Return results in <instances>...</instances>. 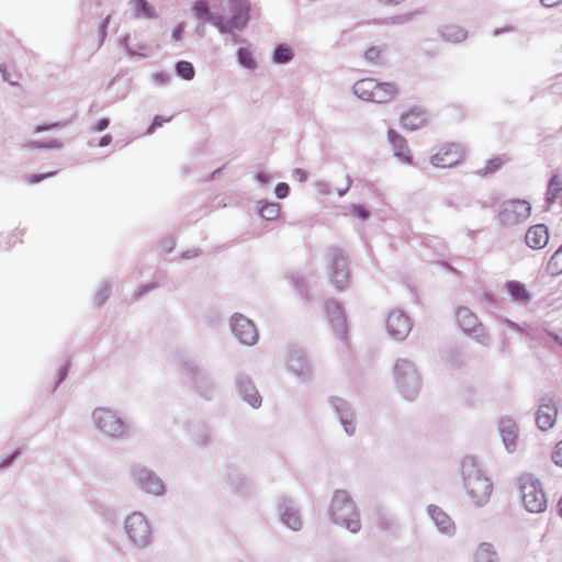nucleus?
Listing matches in <instances>:
<instances>
[{"label":"nucleus","mask_w":562,"mask_h":562,"mask_svg":"<svg viewBox=\"0 0 562 562\" xmlns=\"http://www.w3.org/2000/svg\"><path fill=\"white\" fill-rule=\"evenodd\" d=\"M131 4L136 16L147 19L156 16L154 8L146 0H132Z\"/></svg>","instance_id":"a878e982"},{"label":"nucleus","mask_w":562,"mask_h":562,"mask_svg":"<svg viewBox=\"0 0 562 562\" xmlns=\"http://www.w3.org/2000/svg\"><path fill=\"white\" fill-rule=\"evenodd\" d=\"M192 11L195 14V16L204 19V20H210L213 23H214L213 18H220V15H211L210 14L209 4H207L206 0H198L193 4Z\"/></svg>","instance_id":"cd10ccee"},{"label":"nucleus","mask_w":562,"mask_h":562,"mask_svg":"<svg viewBox=\"0 0 562 562\" xmlns=\"http://www.w3.org/2000/svg\"><path fill=\"white\" fill-rule=\"evenodd\" d=\"M542 4H544L546 7H555L558 4H560L562 2V0H541Z\"/></svg>","instance_id":"09e8293b"},{"label":"nucleus","mask_w":562,"mask_h":562,"mask_svg":"<svg viewBox=\"0 0 562 562\" xmlns=\"http://www.w3.org/2000/svg\"><path fill=\"white\" fill-rule=\"evenodd\" d=\"M329 278L338 289H342L349 281L346 259L338 250L329 254Z\"/></svg>","instance_id":"9d476101"},{"label":"nucleus","mask_w":562,"mask_h":562,"mask_svg":"<svg viewBox=\"0 0 562 562\" xmlns=\"http://www.w3.org/2000/svg\"><path fill=\"white\" fill-rule=\"evenodd\" d=\"M5 69H7V67H5V66H3V65L0 67V72L2 74L3 79H4L5 81L10 82L11 85H15V83H16V81L11 80V78H10L9 76H7V71H5Z\"/></svg>","instance_id":"de8ad7c7"},{"label":"nucleus","mask_w":562,"mask_h":562,"mask_svg":"<svg viewBox=\"0 0 562 562\" xmlns=\"http://www.w3.org/2000/svg\"><path fill=\"white\" fill-rule=\"evenodd\" d=\"M397 93V88L393 82L378 81L375 93H373V101L376 103H386L394 99Z\"/></svg>","instance_id":"4be33fe9"},{"label":"nucleus","mask_w":562,"mask_h":562,"mask_svg":"<svg viewBox=\"0 0 562 562\" xmlns=\"http://www.w3.org/2000/svg\"><path fill=\"white\" fill-rule=\"evenodd\" d=\"M177 74L184 80L193 79L195 71L191 63L181 60L176 66Z\"/></svg>","instance_id":"c756f323"},{"label":"nucleus","mask_w":562,"mask_h":562,"mask_svg":"<svg viewBox=\"0 0 562 562\" xmlns=\"http://www.w3.org/2000/svg\"><path fill=\"white\" fill-rule=\"evenodd\" d=\"M282 521L291 529H300L302 521L299 514L294 510H286L282 515Z\"/></svg>","instance_id":"473e14b6"},{"label":"nucleus","mask_w":562,"mask_h":562,"mask_svg":"<svg viewBox=\"0 0 562 562\" xmlns=\"http://www.w3.org/2000/svg\"><path fill=\"white\" fill-rule=\"evenodd\" d=\"M526 244L532 249H542L549 241V232L546 225L537 224L528 228L525 235Z\"/></svg>","instance_id":"a211bd4d"},{"label":"nucleus","mask_w":562,"mask_h":562,"mask_svg":"<svg viewBox=\"0 0 562 562\" xmlns=\"http://www.w3.org/2000/svg\"><path fill=\"white\" fill-rule=\"evenodd\" d=\"M169 121H170V117H168V119H164V117H161V116L157 115V116L154 119V121H153L151 125L148 127L147 133H149V134H150V133H153L157 127L162 126V124H164V123L169 122Z\"/></svg>","instance_id":"37998d69"},{"label":"nucleus","mask_w":562,"mask_h":562,"mask_svg":"<svg viewBox=\"0 0 562 562\" xmlns=\"http://www.w3.org/2000/svg\"><path fill=\"white\" fill-rule=\"evenodd\" d=\"M381 54H382L381 48L372 46L366 50L364 57L369 61L378 63L381 59Z\"/></svg>","instance_id":"c9c22d12"},{"label":"nucleus","mask_w":562,"mask_h":562,"mask_svg":"<svg viewBox=\"0 0 562 562\" xmlns=\"http://www.w3.org/2000/svg\"><path fill=\"white\" fill-rule=\"evenodd\" d=\"M387 137L394 149V155L404 164H412L413 157L406 139L394 130L387 132Z\"/></svg>","instance_id":"6ab92c4d"},{"label":"nucleus","mask_w":562,"mask_h":562,"mask_svg":"<svg viewBox=\"0 0 562 562\" xmlns=\"http://www.w3.org/2000/svg\"><path fill=\"white\" fill-rule=\"evenodd\" d=\"M330 514L336 524L346 527L351 532L361 528L355 503L345 491H337L330 504Z\"/></svg>","instance_id":"f03ea898"},{"label":"nucleus","mask_w":562,"mask_h":562,"mask_svg":"<svg viewBox=\"0 0 562 562\" xmlns=\"http://www.w3.org/2000/svg\"><path fill=\"white\" fill-rule=\"evenodd\" d=\"M125 531L130 540L138 547L146 546L150 540V527L140 513H133L126 518Z\"/></svg>","instance_id":"0eeeda50"},{"label":"nucleus","mask_w":562,"mask_h":562,"mask_svg":"<svg viewBox=\"0 0 562 562\" xmlns=\"http://www.w3.org/2000/svg\"><path fill=\"white\" fill-rule=\"evenodd\" d=\"M426 110L414 106L401 115V123L403 127L414 131L424 127L427 124Z\"/></svg>","instance_id":"f3484780"},{"label":"nucleus","mask_w":562,"mask_h":562,"mask_svg":"<svg viewBox=\"0 0 562 562\" xmlns=\"http://www.w3.org/2000/svg\"><path fill=\"white\" fill-rule=\"evenodd\" d=\"M349 212L350 214L363 220L367 218L370 214V212L366 207L357 204L351 205Z\"/></svg>","instance_id":"4c0bfd02"},{"label":"nucleus","mask_w":562,"mask_h":562,"mask_svg":"<svg viewBox=\"0 0 562 562\" xmlns=\"http://www.w3.org/2000/svg\"><path fill=\"white\" fill-rule=\"evenodd\" d=\"M378 80L373 78H364L358 80L353 85V93L361 100L372 102L373 93H375Z\"/></svg>","instance_id":"412c9836"},{"label":"nucleus","mask_w":562,"mask_h":562,"mask_svg":"<svg viewBox=\"0 0 562 562\" xmlns=\"http://www.w3.org/2000/svg\"><path fill=\"white\" fill-rule=\"evenodd\" d=\"M562 196V177L555 175L549 182L547 190V200L549 203L558 201Z\"/></svg>","instance_id":"393cba45"},{"label":"nucleus","mask_w":562,"mask_h":562,"mask_svg":"<svg viewBox=\"0 0 562 562\" xmlns=\"http://www.w3.org/2000/svg\"><path fill=\"white\" fill-rule=\"evenodd\" d=\"M504 164V159L501 157H494L486 161L484 168L480 171L481 175L485 176L497 171Z\"/></svg>","instance_id":"f704fd0d"},{"label":"nucleus","mask_w":562,"mask_h":562,"mask_svg":"<svg viewBox=\"0 0 562 562\" xmlns=\"http://www.w3.org/2000/svg\"><path fill=\"white\" fill-rule=\"evenodd\" d=\"M296 173L299 175L300 179L301 180H304L305 179V173L301 170V169H297L296 170Z\"/></svg>","instance_id":"864d4df0"},{"label":"nucleus","mask_w":562,"mask_h":562,"mask_svg":"<svg viewBox=\"0 0 562 562\" xmlns=\"http://www.w3.org/2000/svg\"><path fill=\"white\" fill-rule=\"evenodd\" d=\"M238 61L240 65L248 69H254L256 67V60L252 56V53L248 48H239L237 53Z\"/></svg>","instance_id":"7c9ffc66"},{"label":"nucleus","mask_w":562,"mask_h":562,"mask_svg":"<svg viewBox=\"0 0 562 562\" xmlns=\"http://www.w3.org/2000/svg\"><path fill=\"white\" fill-rule=\"evenodd\" d=\"M505 288L508 294L512 296V299L519 303H527L531 297L526 285L519 281H508L505 284Z\"/></svg>","instance_id":"5701e85b"},{"label":"nucleus","mask_w":562,"mask_h":562,"mask_svg":"<svg viewBox=\"0 0 562 562\" xmlns=\"http://www.w3.org/2000/svg\"><path fill=\"white\" fill-rule=\"evenodd\" d=\"M457 323L462 328L463 331L472 334L475 331H480V336L485 337L484 329L481 324H479V319L476 315L467 307H461L457 311L456 314Z\"/></svg>","instance_id":"2eb2a0df"},{"label":"nucleus","mask_w":562,"mask_h":562,"mask_svg":"<svg viewBox=\"0 0 562 562\" xmlns=\"http://www.w3.org/2000/svg\"><path fill=\"white\" fill-rule=\"evenodd\" d=\"M183 30H184L183 24H178V25L175 27L173 32H172V38H173L175 41H180V40H181V37H182Z\"/></svg>","instance_id":"a18cd8bd"},{"label":"nucleus","mask_w":562,"mask_h":562,"mask_svg":"<svg viewBox=\"0 0 562 562\" xmlns=\"http://www.w3.org/2000/svg\"><path fill=\"white\" fill-rule=\"evenodd\" d=\"M521 501L527 510L542 513L546 510L548 501L546 493L538 480L532 476L520 479Z\"/></svg>","instance_id":"20e7f679"},{"label":"nucleus","mask_w":562,"mask_h":562,"mask_svg":"<svg viewBox=\"0 0 562 562\" xmlns=\"http://www.w3.org/2000/svg\"><path fill=\"white\" fill-rule=\"evenodd\" d=\"M46 146L52 147V148H57L60 146V144L57 140H50Z\"/></svg>","instance_id":"603ef678"},{"label":"nucleus","mask_w":562,"mask_h":562,"mask_svg":"<svg viewBox=\"0 0 562 562\" xmlns=\"http://www.w3.org/2000/svg\"><path fill=\"white\" fill-rule=\"evenodd\" d=\"M280 205L278 203H265L260 207V215L268 220L273 221L279 216Z\"/></svg>","instance_id":"2f4dec72"},{"label":"nucleus","mask_w":562,"mask_h":562,"mask_svg":"<svg viewBox=\"0 0 562 562\" xmlns=\"http://www.w3.org/2000/svg\"><path fill=\"white\" fill-rule=\"evenodd\" d=\"M474 562H498L494 547L490 543H481L474 552Z\"/></svg>","instance_id":"b1692460"},{"label":"nucleus","mask_w":562,"mask_h":562,"mask_svg":"<svg viewBox=\"0 0 562 562\" xmlns=\"http://www.w3.org/2000/svg\"><path fill=\"white\" fill-rule=\"evenodd\" d=\"M56 173V171H48L45 173H36V175H30L26 177V181L29 183H37L46 178L53 177Z\"/></svg>","instance_id":"58836bf2"},{"label":"nucleus","mask_w":562,"mask_h":562,"mask_svg":"<svg viewBox=\"0 0 562 562\" xmlns=\"http://www.w3.org/2000/svg\"><path fill=\"white\" fill-rule=\"evenodd\" d=\"M443 36L451 42H462L467 37V32L457 26H447L443 31Z\"/></svg>","instance_id":"c85d7f7f"},{"label":"nucleus","mask_w":562,"mask_h":562,"mask_svg":"<svg viewBox=\"0 0 562 562\" xmlns=\"http://www.w3.org/2000/svg\"><path fill=\"white\" fill-rule=\"evenodd\" d=\"M547 270L552 276L562 273V246L550 258Z\"/></svg>","instance_id":"bb28decb"},{"label":"nucleus","mask_w":562,"mask_h":562,"mask_svg":"<svg viewBox=\"0 0 562 562\" xmlns=\"http://www.w3.org/2000/svg\"><path fill=\"white\" fill-rule=\"evenodd\" d=\"M225 16L213 18L214 24L222 31L243 27L248 21L249 5L246 0H228L224 8Z\"/></svg>","instance_id":"7ed1b4c3"},{"label":"nucleus","mask_w":562,"mask_h":562,"mask_svg":"<svg viewBox=\"0 0 562 562\" xmlns=\"http://www.w3.org/2000/svg\"><path fill=\"white\" fill-rule=\"evenodd\" d=\"M110 124V121L108 119H101L99 120L92 127L94 132H101L105 130Z\"/></svg>","instance_id":"c03bdc74"},{"label":"nucleus","mask_w":562,"mask_h":562,"mask_svg":"<svg viewBox=\"0 0 562 562\" xmlns=\"http://www.w3.org/2000/svg\"><path fill=\"white\" fill-rule=\"evenodd\" d=\"M291 58H292V50L289 46L282 44L276 48L274 55H273L274 61L286 63V61L291 60Z\"/></svg>","instance_id":"72a5a7b5"},{"label":"nucleus","mask_w":562,"mask_h":562,"mask_svg":"<svg viewBox=\"0 0 562 562\" xmlns=\"http://www.w3.org/2000/svg\"><path fill=\"white\" fill-rule=\"evenodd\" d=\"M244 397L255 408L261 404V396L256 391L251 390L249 393L246 391Z\"/></svg>","instance_id":"e433bc0d"},{"label":"nucleus","mask_w":562,"mask_h":562,"mask_svg":"<svg viewBox=\"0 0 562 562\" xmlns=\"http://www.w3.org/2000/svg\"><path fill=\"white\" fill-rule=\"evenodd\" d=\"M234 336L245 345H254L257 341V329L251 321L243 315H234L231 319Z\"/></svg>","instance_id":"9b49d317"},{"label":"nucleus","mask_w":562,"mask_h":562,"mask_svg":"<svg viewBox=\"0 0 562 562\" xmlns=\"http://www.w3.org/2000/svg\"><path fill=\"white\" fill-rule=\"evenodd\" d=\"M385 326L390 336L395 339H404L412 328L408 316L401 311L391 312L386 317Z\"/></svg>","instance_id":"f8f14e48"},{"label":"nucleus","mask_w":562,"mask_h":562,"mask_svg":"<svg viewBox=\"0 0 562 562\" xmlns=\"http://www.w3.org/2000/svg\"><path fill=\"white\" fill-rule=\"evenodd\" d=\"M558 409L552 400L546 398L540 404L536 420L537 425L541 430H548L552 428L557 422Z\"/></svg>","instance_id":"ddd939ff"},{"label":"nucleus","mask_w":562,"mask_h":562,"mask_svg":"<svg viewBox=\"0 0 562 562\" xmlns=\"http://www.w3.org/2000/svg\"><path fill=\"white\" fill-rule=\"evenodd\" d=\"M394 374L403 396L413 400L420 385L419 375L413 363L407 360H398L394 366Z\"/></svg>","instance_id":"423d86ee"},{"label":"nucleus","mask_w":562,"mask_h":562,"mask_svg":"<svg viewBox=\"0 0 562 562\" xmlns=\"http://www.w3.org/2000/svg\"><path fill=\"white\" fill-rule=\"evenodd\" d=\"M499 432L506 449L509 452L515 451L518 442V428L516 423L509 417L502 418L499 420Z\"/></svg>","instance_id":"dca6fc26"},{"label":"nucleus","mask_w":562,"mask_h":562,"mask_svg":"<svg viewBox=\"0 0 562 562\" xmlns=\"http://www.w3.org/2000/svg\"><path fill=\"white\" fill-rule=\"evenodd\" d=\"M461 468L465 494L473 505H485L493 493V484L490 477L471 458L464 459Z\"/></svg>","instance_id":"f257e3e1"},{"label":"nucleus","mask_w":562,"mask_h":562,"mask_svg":"<svg viewBox=\"0 0 562 562\" xmlns=\"http://www.w3.org/2000/svg\"><path fill=\"white\" fill-rule=\"evenodd\" d=\"M65 125H66V123H63V122H54V123H50V124L37 125V126L34 127V133H40V132H44V131H48V130L59 128V127H63Z\"/></svg>","instance_id":"ea45409f"},{"label":"nucleus","mask_w":562,"mask_h":562,"mask_svg":"<svg viewBox=\"0 0 562 562\" xmlns=\"http://www.w3.org/2000/svg\"><path fill=\"white\" fill-rule=\"evenodd\" d=\"M428 514L441 532L450 533L454 529L451 518L438 506H428Z\"/></svg>","instance_id":"aec40b11"},{"label":"nucleus","mask_w":562,"mask_h":562,"mask_svg":"<svg viewBox=\"0 0 562 562\" xmlns=\"http://www.w3.org/2000/svg\"><path fill=\"white\" fill-rule=\"evenodd\" d=\"M531 215V205L527 200L504 201L498 209V221L503 226H514L527 221Z\"/></svg>","instance_id":"39448f33"},{"label":"nucleus","mask_w":562,"mask_h":562,"mask_svg":"<svg viewBox=\"0 0 562 562\" xmlns=\"http://www.w3.org/2000/svg\"><path fill=\"white\" fill-rule=\"evenodd\" d=\"M289 186L284 182H281L277 184L274 192L279 199H284L289 194Z\"/></svg>","instance_id":"a19ab883"},{"label":"nucleus","mask_w":562,"mask_h":562,"mask_svg":"<svg viewBox=\"0 0 562 562\" xmlns=\"http://www.w3.org/2000/svg\"><path fill=\"white\" fill-rule=\"evenodd\" d=\"M135 479L146 493L161 495L165 491L162 481L150 471L140 469L135 473Z\"/></svg>","instance_id":"4468645a"},{"label":"nucleus","mask_w":562,"mask_h":562,"mask_svg":"<svg viewBox=\"0 0 562 562\" xmlns=\"http://www.w3.org/2000/svg\"><path fill=\"white\" fill-rule=\"evenodd\" d=\"M464 151L460 145L447 144L432 155L431 164L438 168H450L462 161Z\"/></svg>","instance_id":"1a4fd4ad"},{"label":"nucleus","mask_w":562,"mask_h":562,"mask_svg":"<svg viewBox=\"0 0 562 562\" xmlns=\"http://www.w3.org/2000/svg\"><path fill=\"white\" fill-rule=\"evenodd\" d=\"M552 460L557 465L562 467V440L557 445L552 454Z\"/></svg>","instance_id":"79ce46f5"},{"label":"nucleus","mask_w":562,"mask_h":562,"mask_svg":"<svg viewBox=\"0 0 562 562\" xmlns=\"http://www.w3.org/2000/svg\"><path fill=\"white\" fill-rule=\"evenodd\" d=\"M561 346H562V342H561Z\"/></svg>","instance_id":"6e6d98bb"},{"label":"nucleus","mask_w":562,"mask_h":562,"mask_svg":"<svg viewBox=\"0 0 562 562\" xmlns=\"http://www.w3.org/2000/svg\"><path fill=\"white\" fill-rule=\"evenodd\" d=\"M384 4H397L402 2L403 0H380Z\"/></svg>","instance_id":"3c124183"},{"label":"nucleus","mask_w":562,"mask_h":562,"mask_svg":"<svg viewBox=\"0 0 562 562\" xmlns=\"http://www.w3.org/2000/svg\"><path fill=\"white\" fill-rule=\"evenodd\" d=\"M112 142V136L106 134L104 136H102L99 140V146L100 147H104V146H108L110 145V143Z\"/></svg>","instance_id":"49530a36"},{"label":"nucleus","mask_w":562,"mask_h":562,"mask_svg":"<svg viewBox=\"0 0 562 562\" xmlns=\"http://www.w3.org/2000/svg\"><path fill=\"white\" fill-rule=\"evenodd\" d=\"M345 430L347 434L352 435L355 431V426L351 423L345 422Z\"/></svg>","instance_id":"8fccbe9b"},{"label":"nucleus","mask_w":562,"mask_h":562,"mask_svg":"<svg viewBox=\"0 0 562 562\" xmlns=\"http://www.w3.org/2000/svg\"><path fill=\"white\" fill-rule=\"evenodd\" d=\"M559 513H560V516L562 517V496H561V499L559 501Z\"/></svg>","instance_id":"5fc2aeb1"},{"label":"nucleus","mask_w":562,"mask_h":562,"mask_svg":"<svg viewBox=\"0 0 562 562\" xmlns=\"http://www.w3.org/2000/svg\"><path fill=\"white\" fill-rule=\"evenodd\" d=\"M93 419L98 428L109 436L116 437L124 432L122 420L109 409L97 408L93 412Z\"/></svg>","instance_id":"6e6552de"}]
</instances>
